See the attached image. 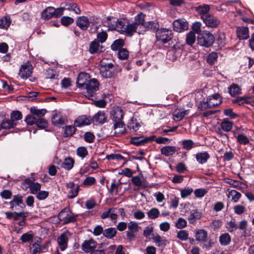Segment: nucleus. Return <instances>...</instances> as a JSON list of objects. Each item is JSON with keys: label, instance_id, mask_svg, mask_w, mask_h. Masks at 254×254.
Here are the masks:
<instances>
[{"label": "nucleus", "instance_id": "nucleus-1", "mask_svg": "<svg viewBox=\"0 0 254 254\" xmlns=\"http://www.w3.org/2000/svg\"><path fill=\"white\" fill-rule=\"evenodd\" d=\"M105 25L109 28V30H116L121 34H124L127 36H132L134 33V27L129 21L126 18L118 19L117 21H112L108 18L104 22Z\"/></svg>", "mask_w": 254, "mask_h": 254}, {"label": "nucleus", "instance_id": "nucleus-2", "mask_svg": "<svg viewBox=\"0 0 254 254\" xmlns=\"http://www.w3.org/2000/svg\"><path fill=\"white\" fill-rule=\"evenodd\" d=\"M214 41L213 35L209 32L204 31L199 34L197 37V42L201 46L208 47L211 46Z\"/></svg>", "mask_w": 254, "mask_h": 254}, {"label": "nucleus", "instance_id": "nucleus-3", "mask_svg": "<svg viewBox=\"0 0 254 254\" xmlns=\"http://www.w3.org/2000/svg\"><path fill=\"white\" fill-rule=\"evenodd\" d=\"M98 88L99 83L97 79L93 78L90 80L83 88L86 89V92H84L85 96L88 99L92 100V97L98 90Z\"/></svg>", "mask_w": 254, "mask_h": 254}, {"label": "nucleus", "instance_id": "nucleus-4", "mask_svg": "<svg viewBox=\"0 0 254 254\" xmlns=\"http://www.w3.org/2000/svg\"><path fill=\"white\" fill-rule=\"evenodd\" d=\"M99 70L102 76L105 78H111L114 73V65L112 63L105 64L101 62Z\"/></svg>", "mask_w": 254, "mask_h": 254}, {"label": "nucleus", "instance_id": "nucleus-5", "mask_svg": "<svg viewBox=\"0 0 254 254\" xmlns=\"http://www.w3.org/2000/svg\"><path fill=\"white\" fill-rule=\"evenodd\" d=\"M156 36L158 41L166 43L172 39L173 33L170 29L162 28L157 31Z\"/></svg>", "mask_w": 254, "mask_h": 254}, {"label": "nucleus", "instance_id": "nucleus-6", "mask_svg": "<svg viewBox=\"0 0 254 254\" xmlns=\"http://www.w3.org/2000/svg\"><path fill=\"white\" fill-rule=\"evenodd\" d=\"M71 236V233L67 230L64 231L58 237L57 242L61 251H64L67 248L68 241Z\"/></svg>", "mask_w": 254, "mask_h": 254}, {"label": "nucleus", "instance_id": "nucleus-7", "mask_svg": "<svg viewBox=\"0 0 254 254\" xmlns=\"http://www.w3.org/2000/svg\"><path fill=\"white\" fill-rule=\"evenodd\" d=\"M33 67L29 62H27L20 67L18 74L23 79L30 77L32 73Z\"/></svg>", "mask_w": 254, "mask_h": 254}, {"label": "nucleus", "instance_id": "nucleus-8", "mask_svg": "<svg viewBox=\"0 0 254 254\" xmlns=\"http://www.w3.org/2000/svg\"><path fill=\"white\" fill-rule=\"evenodd\" d=\"M110 116L113 122L121 121L124 117L123 110L119 106H114L110 111Z\"/></svg>", "mask_w": 254, "mask_h": 254}, {"label": "nucleus", "instance_id": "nucleus-9", "mask_svg": "<svg viewBox=\"0 0 254 254\" xmlns=\"http://www.w3.org/2000/svg\"><path fill=\"white\" fill-rule=\"evenodd\" d=\"M97 243L93 239L83 241L81 245L82 250L86 253L93 252L97 247Z\"/></svg>", "mask_w": 254, "mask_h": 254}, {"label": "nucleus", "instance_id": "nucleus-10", "mask_svg": "<svg viewBox=\"0 0 254 254\" xmlns=\"http://www.w3.org/2000/svg\"><path fill=\"white\" fill-rule=\"evenodd\" d=\"M127 228L128 231L127 232V237L128 239L132 240L135 237L134 233L137 232L141 227L137 222L130 221L127 224Z\"/></svg>", "mask_w": 254, "mask_h": 254}, {"label": "nucleus", "instance_id": "nucleus-11", "mask_svg": "<svg viewBox=\"0 0 254 254\" xmlns=\"http://www.w3.org/2000/svg\"><path fill=\"white\" fill-rule=\"evenodd\" d=\"M159 24L156 21L146 22L144 23L143 28L137 31V33L143 34L147 30L155 32L159 29Z\"/></svg>", "mask_w": 254, "mask_h": 254}, {"label": "nucleus", "instance_id": "nucleus-12", "mask_svg": "<svg viewBox=\"0 0 254 254\" xmlns=\"http://www.w3.org/2000/svg\"><path fill=\"white\" fill-rule=\"evenodd\" d=\"M201 18L206 25L209 27H216L220 23V20L212 15L201 16Z\"/></svg>", "mask_w": 254, "mask_h": 254}, {"label": "nucleus", "instance_id": "nucleus-13", "mask_svg": "<svg viewBox=\"0 0 254 254\" xmlns=\"http://www.w3.org/2000/svg\"><path fill=\"white\" fill-rule=\"evenodd\" d=\"M10 208L12 210H17V207L23 208L25 205L23 202L22 196L21 195H15L12 199L9 202Z\"/></svg>", "mask_w": 254, "mask_h": 254}, {"label": "nucleus", "instance_id": "nucleus-14", "mask_svg": "<svg viewBox=\"0 0 254 254\" xmlns=\"http://www.w3.org/2000/svg\"><path fill=\"white\" fill-rule=\"evenodd\" d=\"M173 29L178 32H181L188 29V23L184 19H178L173 22Z\"/></svg>", "mask_w": 254, "mask_h": 254}, {"label": "nucleus", "instance_id": "nucleus-15", "mask_svg": "<svg viewBox=\"0 0 254 254\" xmlns=\"http://www.w3.org/2000/svg\"><path fill=\"white\" fill-rule=\"evenodd\" d=\"M206 102L207 108H214L221 103L222 98L219 94H215L211 96H209Z\"/></svg>", "mask_w": 254, "mask_h": 254}, {"label": "nucleus", "instance_id": "nucleus-16", "mask_svg": "<svg viewBox=\"0 0 254 254\" xmlns=\"http://www.w3.org/2000/svg\"><path fill=\"white\" fill-rule=\"evenodd\" d=\"M155 138V135H152L148 137H145L143 136H135L131 138V142L134 145L139 146L146 143L154 141Z\"/></svg>", "mask_w": 254, "mask_h": 254}, {"label": "nucleus", "instance_id": "nucleus-17", "mask_svg": "<svg viewBox=\"0 0 254 254\" xmlns=\"http://www.w3.org/2000/svg\"><path fill=\"white\" fill-rule=\"evenodd\" d=\"M144 18L145 15L142 13L138 14L135 17V22L131 24L134 27V33H137V31H138L139 29H141L143 28L144 23H145L144 22Z\"/></svg>", "mask_w": 254, "mask_h": 254}, {"label": "nucleus", "instance_id": "nucleus-18", "mask_svg": "<svg viewBox=\"0 0 254 254\" xmlns=\"http://www.w3.org/2000/svg\"><path fill=\"white\" fill-rule=\"evenodd\" d=\"M52 124L55 126L60 127L64 125L67 122V119L60 113H56L52 118Z\"/></svg>", "mask_w": 254, "mask_h": 254}, {"label": "nucleus", "instance_id": "nucleus-19", "mask_svg": "<svg viewBox=\"0 0 254 254\" xmlns=\"http://www.w3.org/2000/svg\"><path fill=\"white\" fill-rule=\"evenodd\" d=\"M89 75L88 74L85 72H81L79 74L76 83L77 86L80 88H84L85 86L87 84L89 79Z\"/></svg>", "mask_w": 254, "mask_h": 254}, {"label": "nucleus", "instance_id": "nucleus-20", "mask_svg": "<svg viewBox=\"0 0 254 254\" xmlns=\"http://www.w3.org/2000/svg\"><path fill=\"white\" fill-rule=\"evenodd\" d=\"M76 23L81 29L86 30L89 26L90 22L87 17L81 16L77 18Z\"/></svg>", "mask_w": 254, "mask_h": 254}, {"label": "nucleus", "instance_id": "nucleus-21", "mask_svg": "<svg viewBox=\"0 0 254 254\" xmlns=\"http://www.w3.org/2000/svg\"><path fill=\"white\" fill-rule=\"evenodd\" d=\"M107 117L103 111H99L92 118V121L95 124H103L106 122Z\"/></svg>", "mask_w": 254, "mask_h": 254}, {"label": "nucleus", "instance_id": "nucleus-22", "mask_svg": "<svg viewBox=\"0 0 254 254\" xmlns=\"http://www.w3.org/2000/svg\"><path fill=\"white\" fill-rule=\"evenodd\" d=\"M237 34L240 40H246L249 37V31L247 27L241 26L237 28Z\"/></svg>", "mask_w": 254, "mask_h": 254}, {"label": "nucleus", "instance_id": "nucleus-23", "mask_svg": "<svg viewBox=\"0 0 254 254\" xmlns=\"http://www.w3.org/2000/svg\"><path fill=\"white\" fill-rule=\"evenodd\" d=\"M152 239L156 245L159 247L164 248L168 244V241L165 238L161 237L158 234H152Z\"/></svg>", "mask_w": 254, "mask_h": 254}, {"label": "nucleus", "instance_id": "nucleus-24", "mask_svg": "<svg viewBox=\"0 0 254 254\" xmlns=\"http://www.w3.org/2000/svg\"><path fill=\"white\" fill-rule=\"evenodd\" d=\"M90 124V118L85 115L78 117L74 121V125L77 127L89 125Z\"/></svg>", "mask_w": 254, "mask_h": 254}, {"label": "nucleus", "instance_id": "nucleus-25", "mask_svg": "<svg viewBox=\"0 0 254 254\" xmlns=\"http://www.w3.org/2000/svg\"><path fill=\"white\" fill-rule=\"evenodd\" d=\"M42 240L40 237H36L35 241L32 244L31 254H36L42 251Z\"/></svg>", "mask_w": 254, "mask_h": 254}, {"label": "nucleus", "instance_id": "nucleus-26", "mask_svg": "<svg viewBox=\"0 0 254 254\" xmlns=\"http://www.w3.org/2000/svg\"><path fill=\"white\" fill-rule=\"evenodd\" d=\"M35 236V234L32 231H29L23 233L20 238V240L22 244L31 243Z\"/></svg>", "mask_w": 254, "mask_h": 254}, {"label": "nucleus", "instance_id": "nucleus-27", "mask_svg": "<svg viewBox=\"0 0 254 254\" xmlns=\"http://www.w3.org/2000/svg\"><path fill=\"white\" fill-rule=\"evenodd\" d=\"M207 232L206 230L201 229L197 230L195 234L196 241L199 242H205L207 240Z\"/></svg>", "mask_w": 254, "mask_h": 254}, {"label": "nucleus", "instance_id": "nucleus-28", "mask_svg": "<svg viewBox=\"0 0 254 254\" xmlns=\"http://www.w3.org/2000/svg\"><path fill=\"white\" fill-rule=\"evenodd\" d=\"M61 5L64 6L65 10L72 11L76 14H79L81 13L79 7L75 3L62 2Z\"/></svg>", "mask_w": 254, "mask_h": 254}, {"label": "nucleus", "instance_id": "nucleus-29", "mask_svg": "<svg viewBox=\"0 0 254 254\" xmlns=\"http://www.w3.org/2000/svg\"><path fill=\"white\" fill-rule=\"evenodd\" d=\"M89 51L91 54L101 53L104 51L103 47L98 41L94 40L92 42L89 46Z\"/></svg>", "mask_w": 254, "mask_h": 254}, {"label": "nucleus", "instance_id": "nucleus-30", "mask_svg": "<svg viewBox=\"0 0 254 254\" xmlns=\"http://www.w3.org/2000/svg\"><path fill=\"white\" fill-rule=\"evenodd\" d=\"M162 155L165 156L173 155L177 151L176 147L174 146H166L163 147L160 150Z\"/></svg>", "mask_w": 254, "mask_h": 254}, {"label": "nucleus", "instance_id": "nucleus-31", "mask_svg": "<svg viewBox=\"0 0 254 254\" xmlns=\"http://www.w3.org/2000/svg\"><path fill=\"white\" fill-rule=\"evenodd\" d=\"M196 161L201 164L206 163L210 158V155L206 151L197 153L195 155Z\"/></svg>", "mask_w": 254, "mask_h": 254}, {"label": "nucleus", "instance_id": "nucleus-32", "mask_svg": "<svg viewBox=\"0 0 254 254\" xmlns=\"http://www.w3.org/2000/svg\"><path fill=\"white\" fill-rule=\"evenodd\" d=\"M113 126L115 133L122 134L125 131V125L122 120L120 121L114 122Z\"/></svg>", "mask_w": 254, "mask_h": 254}, {"label": "nucleus", "instance_id": "nucleus-33", "mask_svg": "<svg viewBox=\"0 0 254 254\" xmlns=\"http://www.w3.org/2000/svg\"><path fill=\"white\" fill-rule=\"evenodd\" d=\"M227 195L228 198H231V200L234 203L237 202L242 196L239 192L235 190L229 191Z\"/></svg>", "mask_w": 254, "mask_h": 254}, {"label": "nucleus", "instance_id": "nucleus-34", "mask_svg": "<svg viewBox=\"0 0 254 254\" xmlns=\"http://www.w3.org/2000/svg\"><path fill=\"white\" fill-rule=\"evenodd\" d=\"M121 184L122 183L120 180L117 183L115 180H114L111 183V188L109 190L110 193L112 195L117 194L119 190H121Z\"/></svg>", "mask_w": 254, "mask_h": 254}, {"label": "nucleus", "instance_id": "nucleus-35", "mask_svg": "<svg viewBox=\"0 0 254 254\" xmlns=\"http://www.w3.org/2000/svg\"><path fill=\"white\" fill-rule=\"evenodd\" d=\"M228 92L232 97H234L241 93V89L238 85L233 83L228 87Z\"/></svg>", "mask_w": 254, "mask_h": 254}, {"label": "nucleus", "instance_id": "nucleus-36", "mask_svg": "<svg viewBox=\"0 0 254 254\" xmlns=\"http://www.w3.org/2000/svg\"><path fill=\"white\" fill-rule=\"evenodd\" d=\"M53 7L49 6L44 9L41 14V18L44 20H48L53 17Z\"/></svg>", "mask_w": 254, "mask_h": 254}, {"label": "nucleus", "instance_id": "nucleus-37", "mask_svg": "<svg viewBox=\"0 0 254 254\" xmlns=\"http://www.w3.org/2000/svg\"><path fill=\"white\" fill-rule=\"evenodd\" d=\"M201 217V213L197 210H193L190 212V215L188 220L190 224H192L196 221V220L199 219Z\"/></svg>", "mask_w": 254, "mask_h": 254}, {"label": "nucleus", "instance_id": "nucleus-38", "mask_svg": "<svg viewBox=\"0 0 254 254\" xmlns=\"http://www.w3.org/2000/svg\"><path fill=\"white\" fill-rule=\"evenodd\" d=\"M11 23L10 17L9 15H5L0 19V28L7 29Z\"/></svg>", "mask_w": 254, "mask_h": 254}, {"label": "nucleus", "instance_id": "nucleus-39", "mask_svg": "<svg viewBox=\"0 0 254 254\" xmlns=\"http://www.w3.org/2000/svg\"><path fill=\"white\" fill-rule=\"evenodd\" d=\"M74 163V161L72 158H66L64 159L62 167L65 170H70L73 168Z\"/></svg>", "mask_w": 254, "mask_h": 254}, {"label": "nucleus", "instance_id": "nucleus-40", "mask_svg": "<svg viewBox=\"0 0 254 254\" xmlns=\"http://www.w3.org/2000/svg\"><path fill=\"white\" fill-rule=\"evenodd\" d=\"M182 144L183 148L187 150H190L192 148L198 146L191 139L184 140L182 141Z\"/></svg>", "mask_w": 254, "mask_h": 254}, {"label": "nucleus", "instance_id": "nucleus-41", "mask_svg": "<svg viewBox=\"0 0 254 254\" xmlns=\"http://www.w3.org/2000/svg\"><path fill=\"white\" fill-rule=\"evenodd\" d=\"M16 125L15 122H13L11 120H7L4 121L0 125V130L2 128L9 129L14 127Z\"/></svg>", "mask_w": 254, "mask_h": 254}, {"label": "nucleus", "instance_id": "nucleus-42", "mask_svg": "<svg viewBox=\"0 0 254 254\" xmlns=\"http://www.w3.org/2000/svg\"><path fill=\"white\" fill-rule=\"evenodd\" d=\"M196 10L201 15V16L207 15V13L210 10V6L207 4L199 5L196 7Z\"/></svg>", "mask_w": 254, "mask_h": 254}, {"label": "nucleus", "instance_id": "nucleus-43", "mask_svg": "<svg viewBox=\"0 0 254 254\" xmlns=\"http://www.w3.org/2000/svg\"><path fill=\"white\" fill-rule=\"evenodd\" d=\"M116 233L117 231L115 228H109L104 230L103 235L108 239H112L116 236Z\"/></svg>", "mask_w": 254, "mask_h": 254}, {"label": "nucleus", "instance_id": "nucleus-44", "mask_svg": "<svg viewBox=\"0 0 254 254\" xmlns=\"http://www.w3.org/2000/svg\"><path fill=\"white\" fill-rule=\"evenodd\" d=\"M219 241L222 245H228L231 242L230 236L228 233L223 234L219 237Z\"/></svg>", "mask_w": 254, "mask_h": 254}, {"label": "nucleus", "instance_id": "nucleus-45", "mask_svg": "<svg viewBox=\"0 0 254 254\" xmlns=\"http://www.w3.org/2000/svg\"><path fill=\"white\" fill-rule=\"evenodd\" d=\"M30 112L34 116L36 115L39 118H41L45 115L46 110L45 109H37L35 107H32L30 109Z\"/></svg>", "mask_w": 254, "mask_h": 254}, {"label": "nucleus", "instance_id": "nucleus-46", "mask_svg": "<svg viewBox=\"0 0 254 254\" xmlns=\"http://www.w3.org/2000/svg\"><path fill=\"white\" fill-rule=\"evenodd\" d=\"M160 212L158 209L156 208H152L150 210H149L147 215L149 218L151 219H155L158 218L159 216Z\"/></svg>", "mask_w": 254, "mask_h": 254}, {"label": "nucleus", "instance_id": "nucleus-47", "mask_svg": "<svg viewBox=\"0 0 254 254\" xmlns=\"http://www.w3.org/2000/svg\"><path fill=\"white\" fill-rule=\"evenodd\" d=\"M226 227L230 232H232L236 230L238 228L236 220L232 219L230 221L227 222Z\"/></svg>", "mask_w": 254, "mask_h": 254}, {"label": "nucleus", "instance_id": "nucleus-48", "mask_svg": "<svg viewBox=\"0 0 254 254\" xmlns=\"http://www.w3.org/2000/svg\"><path fill=\"white\" fill-rule=\"evenodd\" d=\"M124 41L122 39L115 40L111 45V49L113 51L120 50V49H122V47L124 45Z\"/></svg>", "mask_w": 254, "mask_h": 254}, {"label": "nucleus", "instance_id": "nucleus-49", "mask_svg": "<svg viewBox=\"0 0 254 254\" xmlns=\"http://www.w3.org/2000/svg\"><path fill=\"white\" fill-rule=\"evenodd\" d=\"M140 127V123L137 122L136 119H132L128 123V127L133 131L137 130Z\"/></svg>", "mask_w": 254, "mask_h": 254}, {"label": "nucleus", "instance_id": "nucleus-50", "mask_svg": "<svg viewBox=\"0 0 254 254\" xmlns=\"http://www.w3.org/2000/svg\"><path fill=\"white\" fill-rule=\"evenodd\" d=\"M79 185H77L75 188L71 189L68 192L67 197L70 199H72L77 196L79 190Z\"/></svg>", "mask_w": 254, "mask_h": 254}, {"label": "nucleus", "instance_id": "nucleus-51", "mask_svg": "<svg viewBox=\"0 0 254 254\" xmlns=\"http://www.w3.org/2000/svg\"><path fill=\"white\" fill-rule=\"evenodd\" d=\"M35 181V179H31L30 178L25 179L21 184L22 189L24 190H26L28 188L30 189L31 186Z\"/></svg>", "mask_w": 254, "mask_h": 254}, {"label": "nucleus", "instance_id": "nucleus-52", "mask_svg": "<svg viewBox=\"0 0 254 254\" xmlns=\"http://www.w3.org/2000/svg\"><path fill=\"white\" fill-rule=\"evenodd\" d=\"M29 215V213L27 211H22L20 212H14L13 220L17 221L20 218H26Z\"/></svg>", "mask_w": 254, "mask_h": 254}, {"label": "nucleus", "instance_id": "nucleus-53", "mask_svg": "<svg viewBox=\"0 0 254 254\" xmlns=\"http://www.w3.org/2000/svg\"><path fill=\"white\" fill-rule=\"evenodd\" d=\"M193 191V189L188 187L180 190L181 196L182 198H185L190 196Z\"/></svg>", "mask_w": 254, "mask_h": 254}, {"label": "nucleus", "instance_id": "nucleus-54", "mask_svg": "<svg viewBox=\"0 0 254 254\" xmlns=\"http://www.w3.org/2000/svg\"><path fill=\"white\" fill-rule=\"evenodd\" d=\"M179 202V198L174 195L171 196L170 200V208L176 209L178 207Z\"/></svg>", "mask_w": 254, "mask_h": 254}, {"label": "nucleus", "instance_id": "nucleus-55", "mask_svg": "<svg viewBox=\"0 0 254 254\" xmlns=\"http://www.w3.org/2000/svg\"><path fill=\"white\" fill-rule=\"evenodd\" d=\"M177 238L182 241H186L189 238V233L185 230H180L177 232Z\"/></svg>", "mask_w": 254, "mask_h": 254}, {"label": "nucleus", "instance_id": "nucleus-56", "mask_svg": "<svg viewBox=\"0 0 254 254\" xmlns=\"http://www.w3.org/2000/svg\"><path fill=\"white\" fill-rule=\"evenodd\" d=\"M41 184L37 183L34 182L29 189L31 193L35 195L38 191L41 190Z\"/></svg>", "mask_w": 254, "mask_h": 254}, {"label": "nucleus", "instance_id": "nucleus-57", "mask_svg": "<svg viewBox=\"0 0 254 254\" xmlns=\"http://www.w3.org/2000/svg\"><path fill=\"white\" fill-rule=\"evenodd\" d=\"M49 195V192L46 190H40L35 194L36 198L39 200L46 199Z\"/></svg>", "mask_w": 254, "mask_h": 254}, {"label": "nucleus", "instance_id": "nucleus-58", "mask_svg": "<svg viewBox=\"0 0 254 254\" xmlns=\"http://www.w3.org/2000/svg\"><path fill=\"white\" fill-rule=\"evenodd\" d=\"M221 128L222 129L225 131H229L231 130V129L233 127V123L232 122L227 121V120H224L221 123Z\"/></svg>", "mask_w": 254, "mask_h": 254}, {"label": "nucleus", "instance_id": "nucleus-59", "mask_svg": "<svg viewBox=\"0 0 254 254\" xmlns=\"http://www.w3.org/2000/svg\"><path fill=\"white\" fill-rule=\"evenodd\" d=\"M195 35L193 32H190L186 36V43L189 45H192L195 41Z\"/></svg>", "mask_w": 254, "mask_h": 254}, {"label": "nucleus", "instance_id": "nucleus-60", "mask_svg": "<svg viewBox=\"0 0 254 254\" xmlns=\"http://www.w3.org/2000/svg\"><path fill=\"white\" fill-rule=\"evenodd\" d=\"M71 214V212L67 208L63 209L59 214V218L61 220L65 221L68 216Z\"/></svg>", "mask_w": 254, "mask_h": 254}, {"label": "nucleus", "instance_id": "nucleus-61", "mask_svg": "<svg viewBox=\"0 0 254 254\" xmlns=\"http://www.w3.org/2000/svg\"><path fill=\"white\" fill-rule=\"evenodd\" d=\"M36 125L37 127L41 129L46 128L48 126L47 121L42 118L37 119Z\"/></svg>", "mask_w": 254, "mask_h": 254}, {"label": "nucleus", "instance_id": "nucleus-62", "mask_svg": "<svg viewBox=\"0 0 254 254\" xmlns=\"http://www.w3.org/2000/svg\"><path fill=\"white\" fill-rule=\"evenodd\" d=\"M76 154L78 156L84 158L87 155L88 151L85 147H79L76 150Z\"/></svg>", "mask_w": 254, "mask_h": 254}, {"label": "nucleus", "instance_id": "nucleus-63", "mask_svg": "<svg viewBox=\"0 0 254 254\" xmlns=\"http://www.w3.org/2000/svg\"><path fill=\"white\" fill-rule=\"evenodd\" d=\"M37 119L33 115H28L25 118V122L28 125L32 126L36 124Z\"/></svg>", "mask_w": 254, "mask_h": 254}, {"label": "nucleus", "instance_id": "nucleus-64", "mask_svg": "<svg viewBox=\"0 0 254 254\" xmlns=\"http://www.w3.org/2000/svg\"><path fill=\"white\" fill-rule=\"evenodd\" d=\"M187 225V221L182 217L179 218L175 223V226L180 229L185 228Z\"/></svg>", "mask_w": 254, "mask_h": 254}]
</instances>
